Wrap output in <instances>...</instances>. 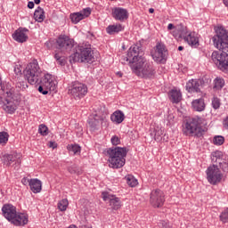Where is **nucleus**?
Masks as SVG:
<instances>
[{
    "mask_svg": "<svg viewBox=\"0 0 228 228\" xmlns=\"http://www.w3.org/2000/svg\"><path fill=\"white\" fill-rule=\"evenodd\" d=\"M25 77L29 85H38L37 91L43 95L56 90V78L49 73L42 71L38 61L33 60L24 69Z\"/></svg>",
    "mask_w": 228,
    "mask_h": 228,
    "instance_id": "nucleus-1",
    "label": "nucleus"
},
{
    "mask_svg": "<svg viewBox=\"0 0 228 228\" xmlns=\"http://www.w3.org/2000/svg\"><path fill=\"white\" fill-rule=\"evenodd\" d=\"M212 41L216 49L221 51L212 53V61L220 70L228 72V31L224 27L216 28Z\"/></svg>",
    "mask_w": 228,
    "mask_h": 228,
    "instance_id": "nucleus-2",
    "label": "nucleus"
},
{
    "mask_svg": "<svg viewBox=\"0 0 228 228\" xmlns=\"http://www.w3.org/2000/svg\"><path fill=\"white\" fill-rule=\"evenodd\" d=\"M206 119L200 116L185 117L183 123V133L185 136H197L200 138L204 133Z\"/></svg>",
    "mask_w": 228,
    "mask_h": 228,
    "instance_id": "nucleus-3",
    "label": "nucleus"
},
{
    "mask_svg": "<svg viewBox=\"0 0 228 228\" xmlns=\"http://www.w3.org/2000/svg\"><path fill=\"white\" fill-rule=\"evenodd\" d=\"M171 35L176 38V40L183 38L192 49H197V47L200 45V35L195 31L188 30V28L183 23L176 25L175 29L171 32Z\"/></svg>",
    "mask_w": 228,
    "mask_h": 228,
    "instance_id": "nucleus-4",
    "label": "nucleus"
},
{
    "mask_svg": "<svg viewBox=\"0 0 228 228\" xmlns=\"http://www.w3.org/2000/svg\"><path fill=\"white\" fill-rule=\"evenodd\" d=\"M2 213L4 218L13 225H26L28 222V215L17 214V208L12 204H4L2 207Z\"/></svg>",
    "mask_w": 228,
    "mask_h": 228,
    "instance_id": "nucleus-5",
    "label": "nucleus"
},
{
    "mask_svg": "<svg viewBox=\"0 0 228 228\" xmlns=\"http://www.w3.org/2000/svg\"><path fill=\"white\" fill-rule=\"evenodd\" d=\"M143 46L142 45V43H136L134 45H132L128 51L126 56L121 57V63L126 65V63H128L131 69H133V66L136 67V63H140V61L145 60L143 58Z\"/></svg>",
    "mask_w": 228,
    "mask_h": 228,
    "instance_id": "nucleus-6",
    "label": "nucleus"
},
{
    "mask_svg": "<svg viewBox=\"0 0 228 228\" xmlns=\"http://www.w3.org/2000/svg\"><path fill=\"white\" fill-rule=\"evenodd\" d=\"M2 90L4 100L3 101V98L0 97V103L5 113L12 115L17 110L15 101L19 100V94H15V89L13 87L10 88V86H6V90Z\"/></svg>",
    "mask_w": 228,
    "mask_h": 228,
    "instance_id": "nucleus-7",
    "label": "nucleus"
},
{
    "mask_svg": "<svg viewBox=\"0 0 228 228\" xmlns=\"http://www.w3.org/2000/svg\"><path fill=\"white\" fill-rule=\"evenodd\" d=\"M132 71L135 76L143 79H154L156 77V67H154V63L145 59L137 62L135 66H132Z\"/></svg>",
    "mask_w": 228,
    "mask_h": 228,
    "instance_id": "nucleus-8",
    "label": "nucleus"
},
{
    "mask_svg": "<svg viewBox=\"0 0 228 228\" xmlns=\"http://www.w3.org/2000/svg\"><path fill=\"white\" fill-rule=\"evenodd\" d=\"M109 161L112 168H122L126 165V158L127 156V148L112 147L107 150Z\"/></svg>",
    "mask_w": 228,
    "mask_h": 228,
    "instance_id": "nucleus-9",
    "label": "nucleus"
},
{
    "mask_svg": "<svg viewBox=\"0 0 228 228\" xmlns=\"http://www.w3.org/2000/svg\"><path fill=\"white\" fill-rule=\"evenodd\" d=\"M70 63H94L95 57L91 47L78 45L75 48L74 53L70 55Z\"/></svg>",
    "mask_w": 228,
    "mask_h": 228,
    "instance_id": "nucleus-10",
    "label": "nucleus"
},
{
    "mask_svg": "<svg viewBox=\"0 0 228 228\" xmlns=\"http://www.w3.org/2000/svg\"><path fill=\"white\" fill-rule=\"evenodd\" d=\"M69 94L76 101H79V99H83L88 94V86L79 81L71 82L69 86Z\"/></svg>",
    "mask_w": 228,
    "mask_h": 228,
    "instance_id": "nucleus-11",
    "label": "nucleus"
},
{
    "mask_svg": "<svg viewBox=\"0 0 228 228\" xmlns=\"http://www.w3.org/2000/svg\"><path fill=\"white\" fill-rule=\"evenodd\" d=\"M206 173L207 179L210 184H218V183L222 181V171H220L218 165L213 164L212 166L208 167Z\"/></svg>",
    "mask_w": 228,
    "mask_h": 228,
    "instance_id": "nucleus-12",
    "label": "nucleus"
},
{
    "mask_svg": "<svg viewBox=\"0 0 228 228\" xmlns=\"http://www.w3.org/2000/svg\"><path fill=\"white\" fill-rule=\"evenodd\" d=\"M167 47L165 46V44L163 43H157L155 45V51L151 54L152 59L157 63H165L167 61Z\"/></svg>",
    "mask_w": 228,
    "mask_h": 228,
    "instance_id": "nucleus-13",
    "label": "nucleus"
},
{
    "mask_svg": "<svg viewBox=\"0 0 228 228\" xmlns=\"http://www.w3.org/2000/svg\"><path fill=\"white\" fill-rule=\"evenodd\" d=\"M2 161L4 163V165H5L6 167H10L12 165V163H14L15 167V170H19L20 168V154L17 153V152H12V153H6L2 157Z\"/></svg>",
    "mask_w": 228,
    "mask_h": 228,
    "instance_id": "nucleus-14",
    "label": "nucleus"
},
{
    "mask_svg": "<svg viewBox=\"0 0 228 228\" xmlns=\"http://www.w3.org/2000/svg\"><path fill=\"white\" fill-rule=\"evenodd\" d=\"M150 204L153 208H161L165 204V194L159 189L153 190L150 194Z\"/></svg>",
    "mask_w": 228,
    "mask_h": 228,
    "instance_id": "nucleus-15",
    "label": "nucleus"
},
{
    "mask_svg": "<svg viewBox=\"0 0 228 228\" xmlns=\"http://www.w3.org/2000/svg\"><path fill=\"white\" fill-rule=\"evenodd\" d=\"M102 198L104 202H109L111 209H114L115 211L120 209V208L122 207V204L120 203V198H118L117 196L108 191H102Z\"/></svg>",
    "mask_w": 228,
    "mask_h": 228,
    "instance_id": "nucleus-16",
    "label": "nucleus"
},
{
    "mask_svg": "<svg viewBox=\"0 0 228 228\" xmlns=\"http://www.w3.org/2000/svg\"><path fill=\"white\" fill-rule=\"evenodd\" d=\"M57 45L61 51H69L74 47V39L69 36H60L57 39Z\"/></svg>",
    "mask_w": 228,
    "mask_h": 228,
    "instance_id": "nucleus-17",
    "label": "nucleus"
},
{
    "mask_svg": "<svg viewBox=\"0 0 228 228\" xmlns=\"http://www.w3.org/2000/svg\"><path fill=\"white\" fill-rule=\"evenodd\" d=\"M202 85L201 79L192 78L188 80L186 83V91L189 94H199L200 93V86Z\"/></svg>",
    "mask_w": 228,
    "mask_h": 228,
    "instance_id": "nucleus-18",
    "label": "nucleus"
},
{
    "mask_svg": "<svg viewBox=\"0 0 228 228\" xmlns=\"http://www.w3.org/2000/svg\"><path fill=\"white\" fill-rule=\"evenodd\" d=\"M28 33H29V29L20 28L12 34V38L15 42H19V44H24V42H28Z\"/></svg>",
    "mask_w": 228,
    "mask_h": 228,
    "instance_id": "nucleus-19",
    "label": "nucleus"
},
{
    "mask_svg": "<svg viewBox=\"0 0 228 228\" xmlns=\"http://www.w3.org/2000/svg\"><path fill=\"white\" fill-rule=\"evenodd\" d=\"M112 17L115 19V20H120L123 22V20L129 18V12L125 8L116 7L112 10Z\"/></svg>",
    "mask_w": 228,
    "mask_h": 228,
    "instance_id": "nucleus-20",
    "label": "nucleus"
},
{
    "mask_svg": "<svg viewBox=\"0 0 228 228\" xmlns=\"http://www.w3.org/2000/svg\"><path fill=\"white\" fill-rule=\"evenodd\" d=\"M168 97L173 104H179L183 99V94L181 90L174 88L168 92Z\"/></svg>",
    "mask_w": 228,
    "mask_h": 228,
    "instance_id": "nucleus-21",
    "label": "nucleus"
},
{
    "mask_svg": "<svg viewBox=\"0 0 228 228\" xmlns=\"http://www.w3.org/2000/svg\"><path fill=\"white\" fill-rule=\"evenodd\" d=\"M29 188L33 193H40L42 191V181L37 178L30 179Z\"/></svg>",
    "mask_w": 228,
    "mask_h": 228,
    "instance_id": "nucleus-22",
    "label": "nucleus"
},
{
    "mask_svg": "<svg viewBox=\"0 0 228 228\" xmlns=\"http://www.w3.org/2000/svg\"><path fill=\"white\" fill-rule=\"evenodd\" d=\"M120 31H124L122 24L109 25L106 28V33H108V35H115L117 33H120Z\"/></svg>",
    "mask_w": 228,
    "mask_h": 228,
    "instance_id": "nucleus-23",
    "label": "nucleus"
},
{
    "mask_svg": "<svg viewBox=\"0 0 228 228\" xmlns=\"http://www.w3.org/2000/svg\"><path fill=\"white\" fill-rule=\"evenodd\" d=\"M101 120H102L101 116L94 115V116H91V118H88L87 123L91 127V129L95 130L97 129V126H99V124H101Z\"/></svg>",
    "mask_w": 228,
    "mask_h": 228,
    "instance_id": "nucleus-24",
    "label": "nucleus"
},
{
    "mask_svg": "<svg viewBox=\"0 0 228 228\" xmlns=\"http://www.w3.org/2000/svg\"><path fill=\"white\" fill-rule=\"evenodd\" d=\"M163 133L164 130L161 127L157 126L151 133V135L154 136L155 142H163Z\"/></svg>",
    "mask_w": 228,
    "mask_h": 228,
    "instance_id": "nucleus-25",
    "label": "nucleus"
},
{
    "mask_svg": "<svg viewBox=\"0 0 228 228\" xmlns=\"http://www.w3.org/2000/svg\"><path fill=\"white\" fill-rule=\"evenodd\" d=\"M192 108L194 111H204L206 108V103H204V99H198L192 102Z\"/></svg>",
    "mask_w": 228,
    "mask_h": 228,
    "instance_id": "nucleus-26",
    "label": "nucleus"
},
{
    "mask_svg": "<svg viewBox=\"0 0 228 228\" xmlns=\"http://www.w3.org/2000/svg\"><path fill=\"white\" fill-rule=\"evenodd\" d=\"M45 12L42 7H37L34 12V19L37 22H44V19H45Z\"/></svg>",
    "mask_w": 228,
    "mask_h": 228,
    "instance_id": "nucleus-27",
    "label": "nucleus"
},
{
    "mask_svg": "<svg viewBox=\"0 0 228 228\" xmlns=\"http://www.w3.org/2000/svg\"><path fill=\"white\" fill-rule=\"evenodd\" d=\"M224 153L220 151H216L211 153L212 163H220L223 160Z\"/></svg>",
    "mask_w": 228,
    "mask_h": 228,
    "instance_id": "nucleus-28",
    "label": "nucleus"
},
{
    "mask_svg": "<svg viewBox=\"0 0 228 228\" xmlns=\"http://www.w3.org/2000/svg\"><path fill=\"white\" fill-rule=\"evenodd\" d=\"M70 19L73 24H77L78 22H81V20H83L85 18H83V14L79 12L70 14Z\"/></svg>",
    "mask_w": 228,
    "mask_h": 228,
    "instance_id": "nucleus-29",
    "label": "nucleus"
},
{
    "mask_svg": "<svg viewBox=\"0 0 228 228\" xmlns=\"http://www.w3.org/2000/svg\"><path fill=\"white\" fill-rule=\"evenodd\" d=\"M224 86H225V81L224 80V78L216 77L214 80V88L216 90H222V88H224Z\"/></svg>",
    "mask_w": 228,
    "mask_h": 228,
    "instance_id": "nucleus-30",
    "label": "nucleus"
},
{
    "mask_svg": "<svg viewBox=\"0 0 228 228\" xmlns=\"http://www.w3.org/2000/svg\"><path fill=\"white\" fill-rule=\"evenodd\" d=\"M67 149L69 152H73L74 155L81 154V146L79 144H69Z\"/></svg>",
    "mask_w": 228,
    "mask_h": 228,
    "instance_id": "nucleus-31",
    "label": "nucleus"
},
{
    "mask_svg": "<svg viewBox=\"0 0 228 228\" xmlns=\"http://www.w3.org/2000/svg\"><path fill=\"white\" fill-rule=\"evenodd\" d=\"M125 179L128 186H131V188H134V186L138 185V180H136V178L131 175H126Z\"/></svg>",
    "mask_w": 228,
    "mask_h": 228,
    "instance_id": "nucleus-32",
    "label": "nucleus"
},
{
    "mask_svg": "<svg viewBox=\"0 0 228 228\" xmlns=\"http://www.w3.org/2000/svg\"><path fill=\"white\" fill-rule=\"evenodd\" d=\"M110 120L114 124H122L126 120L125 115H110Z\"/></svg>",
    "mask_w": 228,
    "mask_h": 228,
    "instance_id": "nucleus-33",
    "label": "nucleus"
},
{
    "mask_svg": "<svg viewBox=\"0 0 228 228\" xmlns=\"http://www.w3.org/2000/svg\"><path fill=\"white\" fill-rule=\"evenodd\" d=\"M68 171L69 174H77V175H81V174H83V170L76 165L68 167Z\"/></svg>",
    "mask_w": 228,
    "mask_h": 228,
    "instance_id": "nucleus-34",
    "label": "nucleus"
},
{
    "mask_svg": "<svg viewBox=\"0 0 228 228\" xmlns=\"http://www.w3.org/2000/svg\"><path fill=\"white\" fill-rule=\"evenodd\" d=\"M67 208H69V200L63 199L58 203V209L60 211H67Z\"/></svg>",
    "mask_w": 228,
    "mask_h": 228,
    "instance_id": "nucleus-35",
    "label": "nucleus"
},
{
    "mask_svg": "<svg viewBox=\"0 0 228 228\" xmlns=\"http://www.w3.org/2000/svg\"><path fill=\"white\" fill-rule=\"evenodd\" d=\"M8 138H10V134L6 132H0V144L6 145L8 143Z\"/></svg>",
    "mask_w": 228,
    "mask_h": 228,
    "instance_id": "nucleus-36",
    "label": "nucleus"
},
{
    "mask_svg": "<svg viewBox=\"0 0 228 228\" xmlns=\"http://www.w3.org/2000/svg\"><path fill=\"white\" fill-rule=\"evenodd\" d=\"M39 134H42V136H47L49 134V128L44 124L39 125L38 128Z\"/></svg>",
    "mask_w": 228,
    "mask_h": 228,
    "instance_id": "nucleus-37",
    "label": "nucleus"
},
{
    "mask_svg": "<svg viewBox=\"0 0 228 228\" xmlns=\"http://www.w3.org/2000/svg\"><path fill=\"white\" fill-rule=\"evenodd\" d=\"M225 138L222 135H216L213 139L214 145H224Z\"/></svg>",
    "mask_w": 228,
    "mask_h": 228,
    "instance_id": "nucleus-38",
    "label": "nucleus"
},
{
    "mask_svg": "<svg viewBox=\"0 0 228 228\" xmlns=\"http://www.w3.org/2000/svg\"><path fill=\"white\" fill-rule=\"evenodd\" d=\"M219 218L223 224H228V208L221 213Z\"/></svg>",
    "mask_w": 228,
    "mask_h": 228,
    "instance_id": "nucleus-39",
    "label": "nucleus"
},
{
    "mask_svg": "<svg viewBox=\"0 0 228 228\" xmlns=\"http://www.w3.org/2000/svg\"><path fill=\"white\" fill-rule=\"evenodd\" d=\"M220 99L218 97H214L212 99V108H214V110H218V108H220Z\"/></svg>",
    "mask_w": 228,
    "mask_h": 228,
    "instance_id": "nucleus-40",
    "label": "nucleus"
},
{
    "mask_svg": "<svg viewBox=\"0 0 228 228\" xmlns=\"http://www.w3.org/2000/svg\"><path fill=\"white\" fill-rule=\"evenodd\" d=\"M220 168L223 170V172H228V162L225 160H221L218 162Z\"/></svg>",
    "mask_w": 228,
    "mask_h": 228,
    "instance_id": "nucleus-41",
    "label": "nucleus"
},
{
    "mask_svg": "<svg viewBox=\"0 0 228 228\" xmlns=\"http://www.w3.org/2000/svg\"><path fill=\"white\" fill-rule=\"evenodd\" d=\"M80 13L83 15V18L85 19L86 17H90L92 13V9L90 7H87L86 9H83Z\"/></svg>",
    "mask_w": 228,
    "mask_h": 228,
    "instance_id": "nucleus-42",
    "label": "nucleus"
},
{
    "mask_svg": "<svg viewBox=\"0 0 228 228\" xmlns=\"http://www.w3.org/2000/svg\"><path fill=\"white\" fill-rule=\"evenodd\" d=\"M16 86L18 88H20V90H26L29 86L28 85V82L21 81V82L16 83Z\"/></svg>",
    "mask_w": 228,
    "mask_h": 228,
    "instance_id": "nucleus-43",
    "label": "nucleus"
},
{
    "mask_svg": "<svg viewBox=\"0 0 228 228\" xmlns=\"http://www.w3.org/2000/svg\"><path fill=\"white\" fill-rule=\"evenodd\" d=\"M112 145H120V138L117 135H113L110 139Z\"/></svg>",
    "mask_w": 228,
    "mask_h": 228,
    "instance_id": "nucleus-44",
    "label": "nucleus"
},
{
    "mask_svg": "<svg viewBox=\"0 0 228 228\" xmlns=\"http://www.w3.org/2000/svg\"><path fill=\"white\" fill-rule=\"evenodd\" d=\"M174 118H175L174 115H167L166 118L167 126H172V124H174Z\"/></svg>",
    "mask_w": 228,
    "mask_h": 228,
    "instance_id": "nucleus-45",
    "label": "nucleus"
},
{
    "mask_svg": "<svg viewBox=\"0 0 228 228\" xmlns=\"http://www.w3.org/2000/svg\"><path fill=\"white\" fill-rule=\"evenodd\" d=\"M14 73L16 76H21L22 75V69L19 65L14 66Z\"/></svg>",
    "mask_w": 228,
    "mask_h": 228,
    "instance_id": "nucleus-46",
    "label": "nucleus"
},
{
    "mask_svg": "<svg viewBox=\"0 0 228 228\" xmlns=\"http://www.w3.org/2000/svg\"><path fill=\"white\" fill-rule=\"evenodd\" d=\"M58 65H61V67L65 66V63H67V60H65V57H61L58 61H57Z\"/></svg>",
    "mask_w": 228,
    "mask_h": 228,
    "instance_id": "nucleus-47",
    "label": "nucleus"
},
{
    "mask_svg": "<svg viewBox=\"0 0 228 228\" xmlns=\"http://www.w3.org/2000/svg\"><path fill=\"white\" fill-rule=\"evenodd\" d=\"M159 227H160V228H170V225H168V223L167 221H160L159 223Z\"/></svg>",
    "mask_w": 228,
    "mask_h": 228,
    "instance_id": "nucleus-48",
    "label": "nucleus"
},
{
    "mask_svg": "<svg viewBox=\"0 0 228 228\" xmlns=\"http://www.w3.org/2000/svg\"><path fill=\"white\" fill-rule=\"evenodd\" d=\"M31 182V179H28L27 177H24L21 179V183L22 184H24V186H29V183Z\"/></svg>",
    "mask_w": 228,
    "mask_h": 228,
    "instance_id": "nucleus-49",
    "label": "nucleus"
},
{
    "mask_svg": "<svg viewBox=\"0 0 228 228\" xmlns=\"http://www.w3.org/2000/svg\"><path fill=\"white\" fill-rule=\"evenodd\" d=\"M175 28H177V26H174V24H172V23H169L167 25V30L168 31H171V29H174V31H175Z\"/></svg>",
    "mask_w": 228,
    "mask_h": 228,
    "instance_id": "nucleus-50",
    "label": "nucleus"
},
{
    "mask_svg": "<svg viewBox=\"0 0 228 228\" xmlns=\"http://www.w3.org/2000/svg\"><path fill=\"white\" fill-rule=\"evenodd\" d=\"M223 126L225 129H228V116L224 119Z\"/></svg>",
    "mask_w": 228,
    "mask_h": 228,
    "instance_id": "nucleus-51",
    "label": "nucleus"
},
{
    "mask_svg": "<svg viewBox=\"0 0 228 228\" xmlns=\"http://www.w3.org/2000/svg\"><path fill=\"white\" fill-rule=\"evenodd\" d=\"M49 147L52 149H56V147H58V144L54 142H49Z\"/></svg>",
    "mask_w": 228,
    "mask_h": 228,
    "instance_id": "nucleus-52",
    "label": "nucleus"
},
{
    "mask_svg": "<svg viewBox=\"0 0 228 228\" xmlns=\"http://www.w3.org/2000/svg\"><path fill=\"white\" fill-rule=\"evenodd\" d=\"M28 8H29V10H33V8H35V3L28 2Z\"/></svg>",
    "mask_w": 228,
    "mask_h": 228,
    "instance_id": "nucleus-53",
    "label": "nucleus"
},
{
    "mask_svg": "<svg viewBox=\"0 0 228 228\" xmlns=\"http://www.w3.org/2000/svg\"><path fill=\"white\" fill-rule=\"evenodd\" d=\"M112 115H124V112H122V110H116L112 113Z\"/></svg>",
    "mask_w": 228,
    "mask_h": 228,
    "instance_id": "nucleus-54",
    "label": "nucleus"
},
{
    "mask_svg": "<svg viewBox=\"0 0 228 228\" xmlns=\"http://www.w3.org/2000/svg\"><path fill=\"white\" fill-rule=\"evenodd\" d=\"M63 56L60 55V53H55L54 54V58L56 60V61H58L61 58H62Z\"/></svg>",
    "mask_w": 228,
    "mask_h": 228,
    "instance_id": "nucleus-55",
    "label": "nucleus"
},
{
    "mask_svg": "<svg viewBox=\"0 0 228 228\" xmlns=\"http://www.w3.org/2000/svg\"><path fill=\"white\" fill-rule=\"evenodd\" d=\"M1 85H3V80L1 79V77H0V88H1V90H2V94H3V90H6V87L4 86H1Z\"/></svg>",
    "mask_w": 228,
    "mask_h": 228,
    "instance_id": "nucleus-56",
    "label": "nucleus"
},
{
    "mask_svg": "<svg viewBox=\"0 0 228 228\" xmlns=\"http://www.w3.org/2000/svg\"><path fill=\"white\" fill-rule=\"evenodd\" d=\"M35 4H40V0H34Z\"/></svg>",
    "mask_w": 228,
    "mask_h": 228,
    "instance_id": "nucleus-57",
    "label": "nucleus"
},
{
    "mask_svg": "<svg viewBox=\"0 0 228 228\" xmlns=\"http://www.w3.org/2000/svg\"><path fill=\"white\" fill-rule=\"evenodd\" d=\"M149 12H150V13H154V9H153V8H150V9H149Z\"/></svg>",
    "mask_w": 228,
    "mask_h": 228,
    "instance_id": "nucleus-58",
    "label": "nucleus"
},
{
    "mask_svg": "<svg viewBox=\"0 0 228 228\" xmlns=\"http://www.w3.org/2000/svg\"><path fill=\"white\" fill-rule=\"evenodd\" d=\"M183 49H184L183 46H179V47H178V51H183Z\"/></svg>",
    "mask_w": 228,
    "mask_h": 228,
    "instance_id": "nucleus-59",
    "label": "nucleus"
},
{
    "mask_svg": "<svg viewBox=\"0 0 228 228\" xmlns=\"http://www.w3.org/2000/svg\"><path fill=\"white\" fill-rule=\"evenodd\" d=\"M118 76H119L120 77H122V73L118 72Z\"/></svg>",
    "mask_w": 228,
    "mask_h": 228,
    "instance_id": "nucleus-60",
    "label": "nucleus"
},
{
    "mask_svg": "<svg viewBox=\"0 0 228 228\" xmlns=\"http://www.w3.org/2000/svg\"><path fill=\"white\" fill-rule=\"evenodd\" d=\"M164 137H166V135H164ZM164 137H162V142H165V138Z\"/></svg>",
    "mask_w": 228,
    "mask_h": 228,
    "instance_id": "nucleus-61",
    "label": "nucleus"
},
{
    "mask_svg": "<svg viewBox=\"0 0 228 228\" xmlns=\"http://www.w3.org/2000/svg\"><path fill=\"white\" fill-rule=\"evenodd\" d=\"M45 45H49V43H48V42H46V43H45Z\"/></svg>",
    "mask_w": 228,
    "mask_h": 228,
    "instance_id": "nucleus-62",
    "label": "nucleus"
}]
</instances>
